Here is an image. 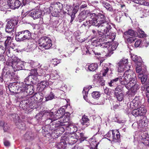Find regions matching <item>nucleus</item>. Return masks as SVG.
<instances>
[{"instance_id":"obj_1","label":"nucleus","mask_w":149,"mask_h":149,"mask_svg":"<svg viewBox=\"0 0 149 149\" xmlns=\"http://www.w3.org/2000/svg\"><path fill=\"white\" fill-rule=\"evenodd\" d=\"M44 92L35 93L33 96L26 98L20 102L19 107L24 110H29V108L34 109L36 102H42L44 98Z\"/></svg>"},{"instance_id":"obj_2","label":"nucleus","mask_w":149,"mask_h":149,"mask_svg":"<svg viewBox=\"0 0 149 149\" xmlns=\"http://www.w3.org/2000/svg\"><path fill=\"white\" fill-rule=\"evenodd\" d=\"M31 33L28 30L15 33V40L17 42H25L32 39Z\"/></svg>"},{"instance_id":"obj_3","label":"nucleus","mask_w":149,"mask_h":149,"mask_svg":"<svg viewBox=\"0 0 149 149\" xmlns=\"http://www.w3.org/2000/svg\"><path fill=\"white\" fill-rule=\"evenodd\" d=\"M12 60L11 65L15 71L22 70L24 68L23 62L17 57H14Z\"/></svg>"},{"instance_id":"obj_4","label":"nucleus","mask_w":149,"mask_h":149,"mask_svg":"<svg viewBox=\"0 0 149 149\" xmlns=\"http://www.w3.org/2000/svg\"><path fill=\"white\" fill-rule=\"evenodd\" d=\"M39 44L40 47H43L45 49H49L52 45V41L49 38L47 37L41 38L39 40Z\"/></svg>"},{"instance_id":"obj_5","label":"nucleus","mask_w":149,"mask_h":149,"mask_svg":"<svg viewBox=\"0 0 149 149\" xmlns=\"http://www.w3.org/2000/svg\"><path fill=\"white\" fill-rule=\"evenodd\" d=\"M99 36L100 37H102L104 36V34H107V33H109V31L111 28V27L110 23L109 22H107L103 24L100 25V27Z\"/></svg>"},{"instance_id":"obj_6","label":"nucleus","mask_w":149,"mask_h":149,"mask_svg":"<svg viewBox=\"0 0 149 149\" xmlns=\"http://www.w3.org/2000/svg\"><path fill=\"white\" fill-rule=\"evenodd\" d=\"M50 120L51 121L49 125L51 132H54L55 133V131H57L58 128L60 125H65V124H63L59 120H53V116H50Z\"/></svg>"},{"instance_id":"obj_7","label":"nucleus","mask_w":149,"mask_h":149,"mask_svg":"<svg viewBox=\"0 0 149 149\" xmlns=\"http://www.w3.org/2000/svg\"><path fill=\"white\" fill-rule=\"evenodd\" d=\"M128 60L127 59H123L121 60L118 63V71L121 72L126 70V69H130V66L128 65Z\"/></svg>"},{"instance_id":"obj_8","label":"nucleus","mask_w":149,"mask_h":149,"mask_svg":"<svg viewBox=\"0 0 149 149\" xmlns=\"http://www.w3.org/2000/svg\"><path fill=\"white\" fill-rule=\"evenodd\" d=\"M17 22L16 19H13L8 21L6 25L5 31L8 33H10L14 31V29L17 24Z\"/></svg>"},{"instance_id":"obj_9","label":"nucleus","mask_w":149,"mask_h":149,"mask_svg":"<svg viewBox=\"0 0 149 149\" xmlns=\"http://www.w3.org/2000/svg\"><path fill=\"white\" fill-rule=\"evenodd\" d=\"M134 109L132 111V113L136 117L139 116H143L146 112V110L144 108L143 106H141L140 107Z\"/></svg>"},{"instance_id":"obj_10","label":"nucleus","mask_w":149,"mask_h":149,"mask_svg":"<svg viewBox=\"0 0 149 149\" xmlns=\"http://www.w3.org/2000/svg\"><path fill=\"white\" fill-rule=\"evenodd\" d=\"M65 109L64 108H61L60 109L55 111L54 113L51 112L49 113V116H53L52 119L53 120H59L62 116L65 113Z\"/></svg>"},{"instance_id":"obj_11","label":"nucleus","mask_w":149,"mask_h":149,"mask_svg":"<svg viewBox=\"0 0 149 149\" xmlns=\"http://www.w3.org/2000/svg\"><path fill=\"white\" fill-rule=\"evenodd\" d=\"M50 77V76L48 74H47L45 76V81H43L40 82L38 83V85L37 88L38 89L39 92L42 91L44 89L49 85V83L47 81L49 80Z\"/></svg>"},{"instance_id":"obj_12","label":"nucleus","mask_w":149,"mask_h":149,"mask_svg":"<svg viewBox=\"0 0 149 149\" xmlns=\"http://www.w3.org/2000/svg\"><path fill=\"white\" fill-rule=\"evenodd\" d=\"M21 3L19 0H8V4L9 7L13 9L18 8Z\"/></svg>"},{"instance_id":"obj_13","label":"nucleus","mask_w":149,"mask_h":149,"mask_svg":"<svg viewBox=\"0 0 149 149\" xmlns=\"http://www.w3.org/2000/svg\"><path fill=\"white\" fill-rule=\"evenodd\" d=\"M76 135V133H73L72 134H70L68 136H64L66 142L68 143L72 144L75 143L77 141L78 139Z\"/></svg>"},{"instance_id":"obj_14","label":"nucleus","mask_w":149,"mask_h":149,"mask_svg":"<svg viewBox=\"0 0 149 149\" xmlns=\"http://www.w3.org/2000/svg\"><path fill=\"white\" fill-rule=\"evenodd\" d=\"M141 105L140 100L138 97H135L130 104V108L132 109L140 107Z\"/></svg>"},{"instance_id":"obj_15","label":"nucleus","mask_w":149,"mask_h":149,"mask_svg":"<svg viewBox=\"0 0 149 149\" xmlns=\"http://www.w3.org/2000/svg\"><path fill=\"white\" fill-rule=\"evenodd\" d=\"M67 142L64 137H63L61 139L59 143H55L54 147L57 148L58 149H65L67 146Z\"/></svg>"},{"instance_id":"obj_16","label":"nucleus","mask_w":149,"mask_h":149,"mask_svg":"<svg viewBox=\"0 0 149 149\" xmlns=\"http://www.w3.org/2000/svg\"><path fill=\"white\" fill-rule=\"evenodd\" d=\"M41 10L38 9L33 10L30 11L29 15L34 19H36L41 17L42 15Z\"/></svg>"},{"instance_id":"obj_17","label":"nucleus","mask_w":149,"mask_h":149,"mask_svg":"<svg viewBox=\"0 0 149 149\" xmlns=\"http://www.w3.org/2000/svg\"><path fill=\"white\" fill-rule=\"evenodd\" d=\"M70 115L69 112L65 113L58 119L63 124H65V123H71L70 121Z\"/></svg>"},{"instance_id":"obj_18","label":"nucleus","mask_w":149,"mask_h":149,"mask_svg":"<svg viewBox=\"0 0 149 149\" xmlns=\"http://www.w3.org/2000/svg\"><path fill=\"white\" fill-rule=\"evenodd\" d=\"M94 83L98 86H104L105 85V81L102 77L97 76L94 80Z\"/></svg>"},{"instance_id":"obj_19","label":"nucleus","mask_w":149,"mask_h":149,"mask_svg":"<svg viewBox=\"0 0 149 149\" xmlns=\"http://www.w3.org/2000/svg\"><path fill=\"white\" fill-rule=\"evenodd\" d=\"M65 125H66L67 126L66 129L67 130H70V132H69L70 133H74L77 132V127L71 123L65 124Z\"/></svg>"},{"instance_id":"obj_20","label":"nucleus","mask_w":149,"mask_h":149,"mask_svg":"<svg viewBox=\"0 0 149 149\" xmlns=\"http://www.w3.org/2000/svg\"><path fill=\"white\" fill-rule=\"evenodd\" d=\"M126 70V71L124 73L123 75L128 81L131 79L133 77V75L134 76V75L136 74L134 73H133L131 70H130V69H127Z\"/></svg>"},{"instance_id":"obj_21","label":"nucleus","mask_w":149,"mask_h":149,"mask_svg":"<svg viewBox=\"0 0 149 149\" xmlns=\"http://www.w3.org/2000/svg\"><path fill=\"white\" fill-rule=\"evenodd\" d=\"M81 124L84 126L87 127L90 125V120L87 116L84 115L81 120Z\"/></svg>"},{"instance_id":"obj_22","label":"nucleus","mask_w":149,"mask_h":149,"mask_svg":"<svg viewBox=\"0 0 149 149\" xmlns=\"http://www.w3.org/2000/svg\"><path fill=\"white\" fill-rule=\"evenodd\" d=\"M36 77L34 76H32L29 75L24 80V82L26 86L30 85L32 83H33L32 79L34 80L36 79Z\"/></svg>"},{"instance_id":"obj_23","label":"nucleus","mask_w":149,"mask_h":149,"mask_svg":"<svg viewBox=\"0 0 149 149\" xmlns=\"http://www.w3.org/2000/svg\"><path fill=\"white\" fill-rule=\"evenodd\" d=\"M18 86L15 82L10 83L8 85V88L9 91L13 94L14 93L15 91L17 92V88H18Z\"/></svg>"},{"instance_id":"obj_24","label":"nucleus","mask_w":149,"mask_h":149,"mask_svg":"<svg viewBox=\"0 0 149 149\" xmlns=\"http://www.w3.org/2000/svg\"><path fill=\"white\" fill-rule=\"evenodd\" d=\"M24 138L25 140L30 141L34 139V135L32 132L30 131L27 132L24 134Z\"/></svg>"},{"instance_id":"obj_25","label":"nucleus","mask_w":149,"mask_h":149,"mask_svg":"<svg viewBox=\"0 0 149 149\" xmlns=\"http://www.w3.org/2000/svg\"><path fill=\"white\" fill-rule=\"evenodd\" d=\"M100 25L107 22L106 17L103 14H99L96 16Z\"/></svg>"},{"instance_id":"obj_26","label":"nucleus","mask_w":149,"mask_h":149,"mask_svg":"<svg viewBox=\"0 0 149 149\" xmlns=\"http://www.w3.org/2000/svg\"><path fill=\"white\" fill-rule=\"evenodd\" d=\"M27 86L24 83H22L21 84L18 86V88H17V93L22 92H26Z\"/></svg>"},{"instance_id":"obj_27","label":"nucleus","mask_w":149,"mask_h":149,"mask_svg":"<svg viewBox=\"0 0 149 149\" xmlns=\"http://www.w3.org/2000/svg\"><path fill=\"white\" fill-rule=\"evenodd\" d=\"M6 50L3 47L0 46V61L4 62L6 61V57L4 55Z\"/></svg>"},{"instance_id":"obj_28","label":"nucleus","mask_w":149,"mask_h":149,"mask_svg":"<svg viewBox=\"0 0 149 149\" xmlns=\"http://www.w3.org/2000/svg\"><path fill=\"white\" fill-rule=\"evenodd\" d=\"M100 3L108 11L110 12L113 11L112 6L109 3L104 1H100Z\"/></svg>"},{"instance_id":"obj_29","label":"nucleus","mask_w":149,"mask_h":149,"mask_svg":"<svg viewBox=\"0 0 149 149\" xmlns=\"http://www.w3.org/2000/svg\"><path fill=\"white\" fill-rule=\"evenodd\" d=\"M90 24L91 26L93 25L98 27H99L100 26L96 16L93 17V18L91 17L90 19Z\"/></svg>"},{"instance_id":"obj_30","label":"nucleus","mask_w":149,"mask_h":149,"mask_svg":"<svg viewBox=\"0 0 149 149\" xmlns=\"http://www.w3.org/2000/svg\"><path fill=\"white\" fill-rule=\"evenodd\" d=\"M113 141L115 142H118L120 138V134L119 131L117 130H113Z\"/></svg>"},{"instance_id":"obj_31","label":"nucleus","mask_w":149,"mask_h":149,"mask_svg":"<svg viewBox=\"0 0 149 149\" xmlns=\"http://www.w3.org/2000/svg\"><path fill=\"white\" fill-rule=\"evenodd\" d=\"M119 79L117 77L111 80L110 82H108L109 86L110 87H115L118 84Z\"/></svg>"},{"instance_id":"obj_32","label":"nucleus","mask_w":149,"mask_h":149,"mask_svg":"<svg viewBox=\"0 0 149 149\" xmlns=\"http://www.w3.org/2000/svg\"><path fill=\"white\" fill-rule=\"evenodd\" d=\"M11 116L13 118L15 122V123L16 125H22V124L20 123L21 122V120H20L19 117L17 114H11Z\"/></svg>"},{"instance_id":"obj_33","label":"nucleus","mask_w":149,"mask_h":149,"mask_svg":"<svg viewBox=\"0 0 149 149\" xmlns=\"http://www.w3.org/2000/svg\"><path fill=\"white\" fill-rule=\"evenodd\" d=\"M75 135H76V137L79 140L81 141H84L87 138V137L85 136L83 132H76Z\"/></svg>"},{"instance_id":"obj_34","label":"nucleus","mask_w":149,"mask_h":149,"mask_svg":"<svg viewBox=\"0 0 149 149\" xmlns=\"http://www.w3.org/2000/svg\"><path fill=\"white\" fill-rule=\"evenodd\" d=\"M88 69L90 71H94L97 69L98 65L97 64L95 63H93L90 65H87Z\"/></svg>"},{"instance_id":"obj_35","label":"nucleus","mask_w":149,"mask_h":149,"mask_svg":"<svg viewBox=\"0 0 149 149\" xmlns=\"http://www.w3.org/2000/svg\"><path fill=\"white\" fill-rule=\"evenodd\" d=\"M124 87L123 86L120 85H118L117 86L115 89L114 95L121 93H124Z\"/></svg>"},{"instance_id":"obj_36","label":"nucleus","mask_w":149,"mask_h":149,"mask_svg":"<svg viewBox=\"0 0 149 149\" xmlns=\"http://www.w3.org/2000/svg\"><path fill=\"white\" fill-rule=\"evenodd\" d=\"M118 78L119 79V81L121 85H125H125L127 84L128 81L125 77L123 75L122 76H119Z\"/></svg>"},{"instance_id":"obj_37","label":"nucleus","mask_w":149,"mask_h":149,"mask_svg":"<svg viewBox=\"0 0 149 149\" xmlns=\"http://www.w3.org/2000/svg\"><path fill=\"white\" fill-rule=\"evenodd\" d=\"M33 89L34 87L33 85L27 86L26 91V93H27V95L28 94L30 95H32L34 92Z\"/></svg>"},{"instance_id":"obj_38","label":"nucleus","mask_w":149,"mask_h":149,"mask_svg":"<svg viewBox=\"0 0 149 149\" xmlns=\"http://www.w3.org/2000/svg\"><path fill=\"white\" fill-rule=\"evenodd\" d=\"M12 50V49L10 47H9L8 49L7 50L6 52V54L4 53V56L6 57V61L8 58H12V53L11 52V50Z\"/></svg>"},{"instance_id":"obj_39","label":"nucleus","mask_w":149,"mask_h":149,"mask_svg":"<svg viewBox=\"0 0 149 149\" xmlns=\"http://www.w3.org/2000/svg\"><path fill=\"white\" fill-rule=\"evenodd\" d=\"M113 130H110L105 135L106 137H107L108 139L110 141H113Z\"/></svg>"},{"instance_id":"obj_40","label":"nucleus","mask_w":149,"mask_h":149,"mask_svg":"<svg viewBox=\"0 0 149 149\" xmlns=\"http://www.w3.org/2000/svg\"><path fill=\"white\" fill-rule=\"evenodd\" d=\"M149 138L148 137V134L146 132H142L141 133V136L140 139L141 140L142 143H143V141L145 140H147V139Z\"/></svg>"},{"instance_id":"obj_41","label":"nucleus","mask_w":149,"mask_h":149,"mask_svg":"<svg viewBox=\"0 0 149 149\" xmlns=\"http://www.w3.org/2000/svg\"><path fill=\"white\" fill-rule=\"evenodd\" d=\"M140 87V84H136L130 88L132 93H135L139 89Z\"/></svg>"},{"instance_id":"obj_42","label":"nucleus","mask_w":149,"mask_h":149,"mask_svg":"<svg viewBox=\"0 0 149 149\" xmlns=\"http://www.w3.org/2000/svg\"><path fill=\"white\" fill-rule=\"evenodd\" d=\"M65 125H61L60 126L58 127L57 130V132H58L59 134L57 135L56 136H61V134H62L65 130V128L63 126H65Z\"/></svg>"},{"instance_id":"obj_43","label":"nucleus","mask_w":149,"mask_h":149,"mask_svg":"<svg viewBox=\"0 0 149 149\" xmlns=\"http://www.w3.org/2000/svg\"><path fill=\"white\" fill-rule=\"evenodd\" d=\"M103 38L105 37V39H111L112 40H113L115 38V35L114 33H111L109 32V33H107V34H105L104 36H102Z\"/></svg>"},{"instance_id":"obj_44","label":"nucleus","mask_w":149,"mask_h":149,"mask_svg":"<svg viewBox=\"0 0 149 149\" xmlns=\"http://www.w3.org/2000/svg\"><path fill=\"white\" fill-rule=\"evenodd\" d=\"M42 133L45 136L49 137L52 134L53 132H51V131L46 130L45 129H43L42 131Z\"/></svg>"},{"instance_id":"obj_45","label":"nucleus","mask_w":149,"mask_h":149,"mask_svg":"<svg viewBox=\"0 0 149 149\" xmlns=\"http://www.w3.org/2000/svg\"><path fill=\"white\" fill-rule=\"evenodd\" d=\"M29 75H31L32 76H34L36 77V76H37L39 75V72H38V70L36 69H33L31 70L29 73Z\"/></svg>"},{"instance_id":"obj_46","label":"nucleus","mask_w":149,"mask_h":149,"mask_svg":"<svg viewBox=\"0 0 149 149\" xmlns=\"http://www.w3.org/2000/svg\"><path fill=\"white\" fill-rule=\"evenodd\" d=\"M124 34L125 35H129L131 36H135L136 35L135 32L132 29H129L127 31L124 32Z\"/></svg>"},{"instance_id":"obj_47","label":"nucleus","mask_w":149,"mask_h":149,"mask_svg":"<svg viewBox=\"0 0 149 149\" xmlns=\"http://www.w3.org/2000/svg\"><path fill=\"white\" fill-rule=\"evenodd\" d=\"M137 31L139 33L138 35L140 38H143L146 36V35L145 34L144 32L140 28L137 29Z\"/></svg>"},{"instance_id":"obj_48","label":"nucleus","mask_w":149,"mask_h":149,"mask_svg":"<svg viewBox=\"0 0 149 149\" xmlns=\"http://www.w3.org/2000/svg\"><path fill=\"white\" fill-rule=\"evenodd\" d=\"M117 98L118 100L120 101H122L123 100L124 94L123 93H121L119 94L114 95Z\"/></svg>"},{"instance_id":"obj_49","label":"nucleus","mask_w":149,"mask_h":149,"mask_svg":"<svg viewBox=\"0 0 149 149\" xmlns=\"http://www.w3.org/2000/svg\"><path fill=\"white\" fill-rule=\"evenodd\" d=\"M91 31L93 34L94 38H98V36H99V31L97 29H91Z\"/></svg>"},{"instance_id":"obj_50","label":"nucleus","mask_w":149,"mask_h":149,"mask_svg":"<svg viewBox=\"0 0 149 149\" xmlns=\"http://www.w3.org/2000/svg\"><path fill=\"white\" fill-rule=\"evenodd\" d=\"M136 84L131 82V81H129V82H127V84L125 85V88L129 90L131 88Z\"/></svg>"},{"instance_id":"obj_51","label":"nucleus","mask_w":149,"mask_h":149,"mask_svg":"<svg viewBox=\"0 0 149 149\" xmlns=\"http://www.w3.org/2000/svg\"><path fill=\"white\" fill-rule=\"evenodd\" d=\"M50 77H52L53 79H56L59 78L60 76L58 75L57 71L55 70L51 74Z\"/></svg>"},{"instance_id":"obj_52","label":"nucleus","mask_w":149,"mask_h":149,"mask_svg":"<svg viewBox=\"0 0 149 149\" xmlns=\"http://www.w3.org/2000/svg\"><path fill=\"white\" fill-rule=\"evenodd\" d=\"M100 94L99 92L95 91L92 93L93 97L95 99H97L100 96Z\"/></svg>"},{"instance_id":"obj_53","label":"nucleus","mask_w":149,"mask_h":149,"mask_svg":"<svg viewBox=\"0 0 149 149\" xmlns=\"http://www.w3.org/2000/svg\"><path fill=\"white\" fill-rule=\"evenodd\" d=\"M100 45L102 48H106L109 47L110 45V43L109 42H104L100 44Z\"/></svg>"},{"instance_id":"obj_54","label":"nucleus","mask_w":149,"mask_h":149,"mask_svg":"<svg viewBox=\"0 0 149 149\" xmlns=\"http://www.w3.org/2000/svg\"><path fill=\"white\" fill-rule=\"evenodd\" d=\"M54 93L51 92L50 94L47 97H45V101H48L49 100H52L54 99Z\"/></svg>"},{"instance_id":"obj_55","label":"nucleus","mask_w":149,"mask_h":149,"mask_svg":"<svg viewBox=\"0 0 149 149\" xmlns=\"http://www.w3.org/2000/svg\"><path fill=\"white\" fill-rule=\"evenodd\" d=\"M147 79V76L146 75H144L141 77V80L142 84H144L145 85H147V83H146Z\"/></svg>"},{"instance_id":"obj_56","label":"nucleus","mask_w":149,"mask_h":149,"mask_svg":"<svg viewBox=\"0 0 149 149\" xmlns=\"http://www.w3.org/2000/svg\"><path fill=\"white\" fill-rule=\"evenodd\" d=\"M12 41L11 38L10 37H8L5 42V45L6 47L7 45H10Z\"/></svg>"},{"instance_id":"obj_57","label":"nucleus","mask_w":149,"mask_h":149,"mask_svg":"<svg viewBox=\"0 0 149 149\" xmlns=\"http://www.w3.org/2000/svg\"><path fill=\"white\" fill-rule=\"evenodd\" d=\"M88 90L87 88H84L83 89V90L82 91V93L83 94V96L84 99L86 100V98L88 94Z\"/></svg>"},{"instance_id":"obj_58","label":"nucleus","mask_w":149,"mask_h":149,"mask_svg":"<svg viewBox=\"0 0 149 149\" xmlns=\"http://www.w3.org/2000/svg\"><path fill=\"white\" fill-rule=\"evenodd\" d=\"M35 62L32 60L28 61V62H26V64L28 65H29L31 67H33L35 66Z\"/></svg>"},{"instance_id":"obj_59","label":"nucleus","mask_w":149,"mask_h":149,"mask_svg":"<svg viewBox=\"0 0 149 149\" xmlns=\"http://www.w3.org/2000/svg\"><path fill=\"white\" fill-rule=\"evenodd\" d=\"M86 19L84 16H84L83 17L79 14L77 17V21H79V22H81L85 20Z\"/></svg>"},{"instance_id":"obj_60","label":"nucleus","mask_w":149,"mask_h":149,"mask_svg":"<svg viewBox=\"0 0 149 149\" xmlns=\"http://www.w3.org/2000/svg\"><path fill=\"white\" fill-rule=\"evenodd\" d=\"M118 45V43H113L111 44V50L112 51H113L115 50L117 48Z\"/></svg>"},{"instance_id":"obj_61","label":"nucleus","mask_w":149,"mask_h":149,"mask_svg":"<svg viewBox=\"0 0 149 149\" xmlns=\"http://www.w3.org/2000/svg\"><path fill=\"white\" fill-rule=\"evenodd\" d=\"M54 65H57L61 62L60 60H58L56 58L52 59V60L51 61Z\"/></svg>"},{"instance_id":"obj_62","label":"nucleus","mask_w":149,"mask_h":149,"mask_svg":"<svg viewBox=\"0 0 149 149\" xmlns=\"http://www.w3.org/2000/svg\"><path fill=\"white\" fill-rule=\"evenodd\" d=\"M136 38L135 37H130L127 39V41L129 43H131L134 42L136 40Z\"/></svg>"},{"instance_id":"obj_63","label":"nucleus","mask_w":149,"mask_h":149,"mask_svg":"<svg viewBox=\"0 0 149 149\" xmlns=\"http://www.w3.org/2000/svg\"><path fill=\"white\" fill-rule=\"evenodd\" d=\"M84 26L85 27H86L87 26H91L90 20H89L88 21L87 20L85 22H84L83 24H82L81 26Z\"/></svg>"},{"instance_id":"obj_64","label":"nucleus","mask_w":149,"mask_h":149,"mask_svg":"<svg viewBox=\"0 0 149 149\" xmlns=\"http://www.w3.org/2000/svg\"><path fill=\"white\" fill-rule=\"evenodd\" d=\"M132 60L134 62L137 61L139 59V57H138L136 55H133L131 56Z\"/></svg>"}]
</instances>
